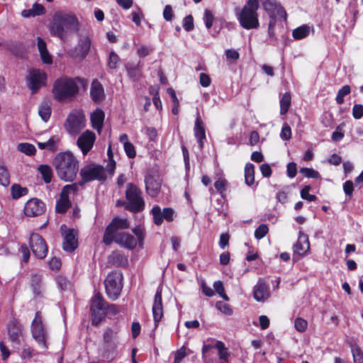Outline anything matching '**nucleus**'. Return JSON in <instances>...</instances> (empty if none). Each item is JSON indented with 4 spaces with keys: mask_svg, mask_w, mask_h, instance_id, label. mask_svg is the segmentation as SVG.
<instances>
[{
    "mask_svg": "<svg viewBox=\"0 0 363 363\" xmlns=\"http://www.w3.org/2000/svg\"><path fill=\"white\" fill-rule=\"evenodd\" d=\"M116 167V162L112 159L108 162L106 167L100 164L89 162L79 169L80 182H105L108 179H111L114 174Z\"/></svg>",
    "mask_w": 363,
    "mask_h": 363,
    "instance_id": "obj_1",
    "label": "nucleus"
},
{
    "mask_svg": "<svg viewBox=\"0 0 363 363\" xmlns=\"http://www.w3.org/2000/svg\"><path fill=\"white\" fill-rule=\"evenodd\" d=\"M55 170L59 178L64 182H74L79 169V160L70 152L58 153L55 160Z\"/></svg>",
    "mask_w": 363,
    "mask_h": 363,
    "instance_id": "obj_2",
    "label": "nucleus"
},
{
    "mask_svg": "<svg viewBox=\"0 0 363 363\" xmlns=\"http://www.w3.org/2000/svg\"><path fill=\"white\" fill-rule=\"evenodd\" d=\"M79 21L72 13L56 12L53 16L50 31L52 35L63 39L66 33L77 30Z\"/></svg>",
    "mask_w": 363,
    "mask_h": 363,
    "instance_id": "obj_3",
    "label": "nucleus"
},
{
    "mask_svg": "<svg viewBox=\"0 0 363 363\" xmlns=\"http://www.w3.org/2000/svg\"><path fill=\"white\" fill-rule=\"evenodd\" d=\"M79 77L75 79L62 77L57 79L52 86V93L54 99L64 101L74 97L79 92V86L76 81H80Z\"/></svg>",
    "mask_w": 363,
    "mask_h": 363,
    "instance_id": "obj_4",
    "label": "nucleus"
},
{
    "mask_svg": "<svg viewBox=\"0 0 363 363\" xmlns=\"http://www.w3.org/2000/svg\"><path fill=\"white\" fill-rule=\"evenodd\" d=\"M259 4L258 0H247L246 4L238 14V20L242 28L246 30L257 29L259 27L257 11Z\"/></svg>",
    "mask_w": 363,
    "mask_h": 363,
    "instance_id": "obj_5",
    "label": "nucleus"
},
{
    "mask_svg": "<svg viewBox=\"0 0 363 363\" xmlns=\"http://www.w3.org/2000/svg\"><path fill=\"white\" fill-rule=\"evenodd\" d=\"M132 232L136 238L128 233L120 231L113 237V242L128 250L135 249L138 243L143 247L145 236L144 228L138 225L132 229Z\"/></svg>",
    "mask_w": 363,
    "mask_h": 363,
    "instance_id": "obj_6",
    "label": "nucleus"
},
{
    "mask_svg": "<svg viewBox=\"0 0 363 363\" xmlns=\"http://www.w3.org/2000/svg\"><path fill=\"white\" fill-rule=\"evenodd\" d=\"M105 291L111 301H116L121 294L123 287V275L121 271L109 272L104 280Z\"/></svg>",
    "mask_w": 363,
    "mask_h": 363,
    "instance_id": "obj_7",
    "label": "nucleus"
},
{
    "mask_svg": "<svg viewBox=\"0 0 363 363\" xmlns=\"http://www.w3.org/2000/svg\"><path fill=\"white\" fill-rule=\"evenodd\" d=\"M125 210L137 213L145 209V203L142 196V191L133 183H128L125 189Z\"/></svg>",
    "mask_w": 363,
    "mask_h": 363,
    "instance_id": "obj_8",
    "label": "nucleus"
},
{
    "mask_svg": "<svg viewBox=\"0 0 363 363\" xmlns=\"http://www.w3.org/2000/svg\"><path fill=\"white\" fill-rule=\"evenodd\" d=\"M30 330L32 337L38 344L39 347L44 350H47L48 349V335L40 311L35 313V317L31 323Z\"/></svg>",
    "mask_w": 363,
    "mask_h": 363,
    "instance_id": "obj_9",
    "label": "nucleus"
},
{
    "mask_svg": "<svg viewBox=\"0 0 363 363\" xmlns=\"http://www.w3.org/2000/svg\"><path fill=\"white\" fill-rule=\"evenodd\" d=\"M107 301L100 292L94 294L91 299L90 312L91 324L98 325L106 317Z\"/></svg>",
    "mask_w": 363,
    "mask_h": 363,
    "instance_id": "obj_10",
    "label": "nucleus"
},
{
    "mask_svg": "<svg viewBox=\"0 0 363 363\" xmlns=\"http://www.w3.org/2000/svg\"><path fill=\"white\" fill-rule=\"evenodd\" d=\"M117 332L111 328H107L103 334L102 357L113 359L117 354Z\"/></svg>",
    "mask_w": 363,
    "mask_h": 363,
    "instance_id": "obj_11",
    "label": "nucleus"
},
{
    "mask_svg": "<svg viewBox=\"0 0 363 363\" xmlns=\"http://www.w3.org/2000/svg\"><path fill=\"white\" fill-rule=\"evenodd\" d=\"M86 126V117L82 111L75 110L68 115L65 128L67 132L72 136H76Z\"/></svg>",
    "mask_w": 363,
    "mask_h": 363,
    "instance_id": "obj_12",
    "label": "nucleus"
},
{
    "mask_svg": "<svg viewBox=\"0 0 363 363\" xmlns=\"http://www.w3.org/2000/svg\"><path fill=\"white\" fill-rule=\"evenodd\" d=\"M130 228V222L127 218L114 217L106 226L104 235L103 242L106 245H110L113 242V237L119 233L120 230H126Z\"/></svg>",
    "mask_w": 363,
    "mask_h": 363,
    "instance_id": "obj_13",
    "label": "nucleus"
},
{
    "mask_svg": "<svg viewBox=\"0 0 363 363\" xmlns=\"http://www.w3.org/2000/svg\"><path fill=\"white\" fill-rule=\"evenodd\" d=\"M47 74L39 69H32L29 71V77L27 80V86L32 94H36L39 89L46 85Z\"/></svg>",
    "mask_w": 363,
    "mask_h": 363,
    "instance_id": "obj_14",
    "label": "nucleus"
},
{
    "mask_svg": "<svg viewBox=\"0 0 363 363\" xmlns=\"http://www.w3.org/2000/svg\"><path fill=\"white\" fill-rule=\"evenodd\" d=\"M260 1L269 19H277V16H279L284 21L287 20V13L280 3L276 0H260Z\"/></svg>",
    "mask_w": 363,
    "mask_h": 363,
    "instance_id": "obj_15",
    "label": "nucleus"
},
{
    "mask_svg": "<svg viewBox=\"0 0 363 363\" xmlns=\"http://www.w3.org/2000/svg\"><path fill=\"white\" fill-rule=\"evenodd\" d=\"M30 247L33 255L38 259H44L48 254L45 240L38 233H31L29 241Z\"/></svg>",
    "mask_w": 363,
    "mask_h": 363,
    "instance_id": "obj_16",
    "label": "nucleus"
},
{
    "mask_svg": "<svg viewBox=\"0 0 363 363\" xmlns=\"http://www.w3.org/2000/svg\"><path fill=\"white\" fill-rule=\"evenodd\" d=\"M46 205L38 198H32L26 201L24 206L23 213L27 217H38L45 214Z\"/></svg>",
    "mask_w": 363,
    "mask_h": 363,
    "instance_id": "obj_17",
    "label": "nucleus"
},
{
    "mask_svg": "<svg viewBox=\"0 0 363 363\" xmlns=\"http://www.w3.org/2000/svg\"><path fill=\"white\" fill-rule=\"evenodd\" d=\"M153 222L156 225H160L165 220L167 222H172L174 219V211L173 208L168 207L161 210L160 206L155 205L151 209Z\"/></svg>",
    "mask_w": 363,
    "mask_h": 363,
    "instance_id": "obj_18",
    "label": "nucleus"
},
{
    "mask_svg": "<svg viewBox=\"0 0 363 363\" xmlns=\"http://www.w3.org/2000/svg\"><path fill=\"white\" fill-rule=\"evenodd\" d=\"M96 140L95 133L89 130L84 131L77 139V145L84 155L91 150Z\"/></svg>",
    "mask_w": 363,
    "mask_h": 363,
    "instance_id": "obj_19",
    "label": "nucleus"
},
{
    "mask_svg": "<svg viewBox=\"0 0 363 363\" xmlns=\"http://www.w3.org/2000/svg\"><path fill=\"white\" fill-rule=\"evenodd\" d=\"M293 255L304 257L310 252V242L307 235L299 232L296 242L293 246Z\"/></svg>",
    "mask_w": 363,
    "mask_h": 363,
    "instance_id": "obj_20",
    "label": "nucleus"
},
{
    "mask_svg": "<svg viewBox=\"0 0 363 363\" xmlns=\"http://www.w3.org/2000/svg\"><path fill=\"white\" fill-rule=\"evenodd\" d=\"M8 334L11 342L16 345H21L23 337V327L15 318L10 321L8 325Z\"/></svg>",
    "mask_w": 363,
    "mask_h": 363,
    "instance_id": "obj_21",
    "label": "nucleus"
},
{
    "mask_svg": "<svg viewBox=\"0 0 363 363\" xmlns=\"http://www.w3.org/2000/svg\"><path fill=\"white\" fill-rule=\"evenodd\" d=\"M78 247L77 233L73 228H69L64 235L62 249L68 252H74Z\"/></svg>",
    "mask_w": 363,
    "mask_h": 363,
    "instance_id": "obj_22",
    "label": "nucleus"
},
{
    "mask_svg": "<svg viewBox=\"0 0 363 363\" xmlns=\"http://www.w3.org/2000/svg\"><path fill=\"white\" fill-rule=\"evenodd\" d=\"M152 314L155 327L158 326L160 321L163 317V304L162 297V289L158 288L154 298L152 306Z\"/></svg>",
    "mask_w": 363,
    "mask_h": 363,
    "instance_id": "obj_23",
    "label": "nucleus"
},
{
    "mask_svg": "<svg viewBox=\"0 0 363 363\" xmlns=\"http://www.w3.org/2000/svg\"><path fill=\"white\" fill-rule=\"evenodd\" d=\"M91 45V39L87 35H80L74 48L75 56L82 59L85 58L90 51Z\"/></svg>",
    "mask_w": 363,
    "mask_h": 363,
    "instance_id": "obj_24",
    "label": "nucleus"
},
{
    "mask_svg": "<svg viewBox=\"0 0 363 363\" xmlns=\"http://www.w3.org/2000/svg\"><path fill=\"white\" fill-rule=\"evenodd\" d=\"M253 296L256 301H264L269 298L270 291L266 281L259 279L254 287Z\"/></svg>",
    "mask_w": 363,
    "mask_h": 363,
    "instance_id": "obj_25",
    "label": "nucleus"
},
{
    "mask_svg": "<svg viewBox=\"0 0 363 363\" xmlns=\"http://www.w3.org/2000/svg\"><path fill=\"white\" fill-rule=\"evenodd\" d=\"M194 133L197 140L199 148L202 149L203 147V141L206 140V131L203 122L201 118L199 111H197V116L195 121Z\"/></svg>",
    "mask_w": 363,
    "mask_h": 363,
    "instance_id": "obj_26",
    "label": "nucleus"
},
{
    "mask_svg": "<svg viewBox=\"0 0 363 363\" xmlns=\"http://www.w3.org/2000/svg\"><path fill=\"white\" fill-rule=\"evenodd\" d=\"M105 118V113L104 111L99 108H96L90 116V121L91 127L96 130L98 133H101Z\"/></svg>",
    "mask_w": 363,
    "mask_h": 363,
    "instance_id": "obj_27",
    "label": "nucleus"
},
{
    "mask_svg": "<svg viewBox=\"0 0 363 363\" xmlns=\"http://www.w3.org/2000/svg\"><path fill=\"white\" fill-rule=\"evenodd\" d=\"M90 96L92 101L95 103H99L104 98L105 94L103 85L98 79H94L91 82Z\"/></svg>",
    "mask_w": 363,
    "mask_h": 363,
    "instance_id": "obj_28",
    "label": "nucleus"
},
{
    "mask_svg": "<svg viewBox=\"0 0 363 363\" xmlns=\"http://www.w3.org/2000/svg\"><path fill=\"white\" fill-rule=\"evenodd\" d=\"M108 262L118 267H126L128 265V257L120 251H113L108 257Z\"/></svg>",
    "mask_w": 363,
    "mask_h": 363,
    "instance_id": "obj_29",
    "label": "nucleus"
},
{
    "mask_svg": "<svg viewBox=\"0 0 363 363\" xmlns=\"http://www.w3.org/2000/svg\"><path fill=\"white\" fill-rule=\"evenodd\" d=\"M128 76L133 81H138L142 76V65L139 62L136 65L127 63L125 65Z\"/></svg>",
    "mask_w": 363,
    "mask_h": 363,
    "instance_id": "obj_30",
    "label": "nucleus"
},
{
    "mask_svg": "<svg viewBox=\"0 0 363 363\" xmlns=\"http://www.w3.org/2000/svg\"><path fill=\"white\" fill-rule=\"evenodd\" d=\"M30 286L35 296H40L43 291V278L39 274H33L30 277Z\"/></svg>",
    "mask_w": 363,
    "mask_h": 363,
    "instance_id": "obj_31",
    "label": "nucleus"
},
{
    "mask_svg": "<svg viewBox=\"0 0 363 363\" xmlns=\"http://www.w3.org/2000/svg\"><path fill=\"white\" fill-rule=\"evenodd\" d=\"M52 113L50 103L44 101L41 103L38 108V114L44 122H48Z\"/></svg>",
    "mask_w": 363,
    "mask_h": 363,
    "instance_id": "obj_32",
    "label": "nucleus"
},
{
    "mask_svg": "<svg viewBox=\"0 0 363 363\" xmlns=\"http://www.w3.org/2000/svg\"><path fill=\"white\" fill-rule=\"evenodd\" d=\"M38 172L41 175L43 182H51L53 172L52 169L48 164H40L38 167Z\"/></svg>",
    "mask_w": 363,
    "mask_h": 363,
    "instance_id": "obj_33",
    "label": "nucleus"
},
{
    "mask_svg": "<svg viewBox=\"0 0 363 363\" xmlns=\"http://www.w3.org/2000/svg\"><path fill=\"white\" fill-rule=\"evenodd\" d=\"M280 104V114L285 115L291 106V96L289 92H286L283 94L279 101Z\"/></svg>",
    "mask_w": 363,
    "mask_h": 363,
    "instance_id": "obj_34",
    "label": "nucleus"
},
{
    "mask_svg": "<svg viewBox=\"0 0 363 363\" xmlns=\"http://www.w3.org/2000/svg\"><path fill=\"white\" fill-rule=\"evenodd\" d=\"M77 184H79L80 186H83L85 183H73L72 184L65 185L62 189L60 199L64 200H69V194L70 193L75 194L77 191Z\"/></svg>",
    "mask_w": 363,
    "mask_h": 363,
    "instance_id": "obj_35",
    "label": "nucleus"
},
{
    "mask_svg": "<svg viewBox=\"0 0 363 363\" xmlns=\"http://www.w3.org/2000/svg\"><path fill=\"white\" fill-rule=\"evenodd\" d=\"M8 49L13 55L17 57H23L26 52L25 46L21 42H15L8 45Z\"/></svg>",
    "mask_w": 363,
    "mask_h": 363,
    "instance_id": "obj_36",
    "label": "nucleus"
},
{
    "mask_svg": "<svg viewBox=\"0 0 363 363\" xmlns=\"http://www.w3.org/2000/svg\"><path fill=\"white\" fill-rule=\"evenodd\" d=\"M11 196L14 199H18L20 197L25 196L28 194V190L26 187H22L18 184H14L11 188Z\"/></svg>",
    "mask_w": 363,
    "mask_h": 363,
    "instance_id": "obj_37",
    "label": "nucleus"
},
{
    "mask_svg": "<svg viewBox=\"0 0 363 363\" xmlns=\"http://www.w3.org/2000/svg\"><path fill=\"white\" fill-rule=\"evenodd\" d=\"M309 33V27L303 25L295 28L292 32V36L296 40H301L306 38Z\"/></svg>",
    "mask_w": 363,
    "mask_h": 363,
    "instance_id": "obj_38",
    "label": "nucleus"
},
{
    "mask_svg": "<svg viewBox=\"0 0 363 363\" xmlns=\"http://www.w3.org/2000/svg\"><path fill=\"white\" fill-rule=\"evenodd\" d=\"M17 149L18 151L28 156L34 155L36 152V149L35 146L28 143H19L18 145Z\"/></svg>",
    "mask_w": 363,
    "mask_h": 363,
    "instance_id": "obj_39",
    "label": "nucleus"
},
{
    "mask_svg": "<svg viewBox=\"0 0 363 363\" xmlns=\"http://www.w3.org/2000/svg\"><path fill=\"white\" fill-rule=\"evenodd\" d=\"M145 189L147 194L155 198L158 196L160 191L161 183H145Z\"/></svg>",
    "mask_w": 363,
    "mask_h": 363,
    "instance_id": "obj_40",
    "label": "nucleus"
},
{
    "mask_svg": "<svg viewBox=\"0 0 363 363\" xmlns=\"http://www.w3.org/2000/svg\"><path fill=\"white\" fill-rule=\"evenodd\" d=\"M215 347L218 350V356L220 360L227 361L230 354L228 349L225 347V344L221 341H217Z\"/></svg>",
    "mask_w": 363,
    "mask_h": 363,
    "instance_id": "obj_41",
    "label": "nucleus"
},
{
    "mask_svg": "<svg viewBox=\"0 0 363 363\" xmlns=\"http://www.w3.org/2000/svg\"><path fill=\"white\" fill-rule=\"evenodd\" d=\"M351 92V88L349 85H345L337 91L335 101L337 104H342L344 103V98Z\"/></svg>",
    "mask_w": 363,
    "mask_h": 363,
    "instance_id": "obj_42",
    "label": "nucleus"
},
{
    "mask_svg": "<svg viewBox=\"0 0 363 363\" xmlns=\"http://www.w3.org/2000/svg\"><path fill=\"white\" fill-rule=\"evenodd\" d=\"M70 206L71 202L69 200L59 199L56 203L55 211L57 213H65Z\"/></svg>",
    "mask_w": 363,
    "mask_h": 363,
    "instance_id": "obj_43",
    "label": "nucleus"
},
{
    "mask_svg": "<svg viewBox=\"0 0 363 363\" xmlns=\"http://www.w3.org/2000/svg\"><path fill=\"white\" fill-rule=\"evenodd\" d=\"M245 182H255V166L250 162L245 167Z\"/></svg>",
    "mask_w": 363,
    "mask_h": 363,
    "instance_id": "obj_44",
    "label": "nucleus"
},
{
    "mask_svg": "<svg viewBox=\"0 0 363 363\" xmlns=\"http://www.w3.org/2000/svg\"><path fill=\"white\" fill-rule=\"evenodd\" d=\"M300 173L305 177L308 179H319L320 174L318 171L308 167H302L300 169Z\"/></svg>",
    "mask_w": 363,
    "mask_h": 363,
    "instance_id": "obj_45",
    "label": "nucleus"
},
{
    "mask_svg": "<svg viewBox=\"0 0 363 363\" xmlns=\"http://www.w3.org/2000/svg\"><path fill=\"white\" fill-rule=\"evenodd\" d=\"M120 61L118 55L113 51L109 53V57L107 61V66L109 69H116L118 67V63Z\"/></svg>",
    "mask_w": 363,
    "mask_h": 363,
    "instance_id": "obj_46",
    "label": "nucleus"
},
{
    "mask_svg": "<svg viewBox=\"0 0 363 363\" xmlns=\"http://www.w3.org/2000/svg\"><path fill=\"white\" fill-rule=\"evenodd\" d=\"M216 307L218 310L226 315H231L233 313V308L230 307V306L223 301H217L216 303Z\"/></svg>",
    "mask_w": 363,
    "mask_h": 363,
    "instance_id": "obj_47",
    "label": "nucleus"
},
{
    "mask_svg": "<svg viewBox=\"0 0 363 363\" xmlns=\"http://www.w3.org/2000/svg\"><path fill=\"white\" fill-rule=\"evenodd\" d=\"M154 51V48L151 45H142L136 51L137 55L140 57H145Z\"/></svg>",
    "mask_w": 363,
    "mask_h": 363,
    "instance_id": "obj_48",
    "label": "nucleus"
},
{
    "mask_svg": "<svg viewBox=\"0 0 363 363\" xmlns=\"http://www.w3.org/2000/svg\"><path fill=\"white\" fill-rule=\"evenodd\" d=\"M294 327L299 333H304L308 328V322L302 318H296L294 320Z\"/></svg>",
    "mask_w": 363,
    "mask_h": 363,
    "instance_id": "obj_49",
    "label": "nucleus"
},
{
    "mask_svg": "<svg viewBox=\"0 0 363 363\" xmlns=\"http://www.w3.org/2000/svg\"><path fill=\"white\" fill-rule=\"evenodd\" d=\"M269 232V228L266 224H260L255 231V237L257 240L262 239Z\"/></svg>",
    "mask_w": 363,
    "mask_h": 363,
    "instance_id": "obj_50",
    "label": "nucleus"
},
{
    "mask_svg": "<svg viewBox=\"0 0 363 363\" xmlns=\"http://www.w3.org/2000/svg\"><path fill=\"white\" fill-rule=\"evenodd\" d=\"M311 190L310 186H305L301 190V197L306 200L308 201H314L317 199V196L313 194H310L309 191Z\"/></svg>",
    "mask_w": 363,
    "mask_h": 363,
    "instance_id": "obj_51",
    "label": "nucleus"
},
{
    "mask_svg": "<svg viewBox=\"0 0 363 363\" xmlns=\"http://www.w3.org/2000/svg\"><path fill=\"white\" fill-rule=\"evenodd\" d=\"M213 20H214V16H213V12L208 9H205L203 21H204L205 26L208 29H210L213 26Z\"/></svg>",
    "mask_w": 363,
    "mask_h": 363,
    "instance_id": "obj_52",
    "label": "nucleus"
},
{
    "mask_svg": "<svg viewBox=\"0 0 363 363\" xmlns=\"http://www.w3.org/2000/svg\"><path fill=\"white\" fill-rule=\"evenodd\" d=\"M124 150L128 158L133 159L136 156V152L134 145L129 141L124 142Z\"/></svg>",
    "mask_w": 363,
    "mask_h": 363,
    "instance_id": "obj_53",
    "label": "nucleus"
},
{
    "mask_svg": "<svg viewBox=\"0 0 363 363\" xmlns=\"http://www.w3.org/2000/svg\"><path fill=\"white\" fill-rule=\"evenodd\" d=\"M352 353L354 363H363V352L359 347H353Z\"/></svg>",
    "mask_w": 363,
    "mask_h": 363,
    "instance_id": "obj_54",
    "label": "nucleus"
},
{
    "mask_svg": "<svg viewBox=\"0 0 363 363\" xmlns=\"http://www.w3.org/2000/svg\"><path fill=\"white\" fill-rule=\"evenodd\" d=\"M55 281L58 287L60 288L62 291L67 290L70 284L69 280L65 277L62 275L57 276L55 279Z\"/></svg>",
    "mask_w": 363,
    "mask_h": 363,
    "instance_id": "obj_55",
    "label": "nucleus"
},
{
    "mask_svg": "<svg viewBox=\"0 0 363 363\" xmlns=\"http://www.w3.org/2000/svg\"><path fill=\"white\" fill-rule=\"evenodd\" d=\"M183 27L186 31H191L194 29V18L191 15H188L184 18Z\"/></svg>",
    "mask_w": 363,
    "mask_h": 363,
    "instance_id": "obj_56",
    "label": "nucleus"
},
{
    "mask_svg": "<svg viewBox=\"0 0 363 363\" xmlns=\"http://www.w3.org/2000/svg\"><path fill=\"white\" fill-rule=\"evenodd\" d=\"M280 137L281 138L282 140H289L291 139V129L288 124L285 123L283 125V127L281 128V133H280Z\"/></svg>",
    "mask_w": 363,
    "mask_h": 363,
    "instance_id": "obj_57",
    "label": "nucleus"
},
{
    "mask_svg": "<svg viewBox=\"0 0 363 363\" xmlns=\"http://www.w3.org/2000/svg\"><path fill=\"white\" fill-rule=\"evenodd\" d=\"M121 311V306L113 303H108L107 302V306L106 307V315L108 314L110 315H116Z\"/></svg>",
    "mask_w": 363,
    "mask_h": 363,
    "instance_id": "obj_58",
    "label": "nucleus"
},
{
    "mask_svg": "<svg viewBox=\"0 0 363 363\" xmlns=\"http://www.w3.org/2000/svg\"><path fill=\"white\" fill-rule=\"evenodd\" d=\"M352 116L354 119H360L363 117V105L354 104L352 108Z\"/></svg>",
    "mask_w": 363,
    "mask_h": 363,
    "instance_id": "obj_59",
    "label": "nucleus"
},
{
    "mask_svg": "<svg viewBox=\"0 0 363 363\" xmlns=\"http://www.w3.org/2000/svg\"><path fill=\"white\" fill-rule=\"evenodd\" d=\"M345 136L341 125H338L332 134V140L335 142L340 141Z\"/></svg>",
    "mask_w": 363,
    "mask_h": 363,
    "instance_id": "obj_60",
    "label": "nucleus"
},
{
    "mask_svg": "<svg viewBox=\"0 0 363 363\" xmlns=\"http://www.w3.org/2000/svg\"><path fill=\"white\" fill-rule=\"evenodd\" d=\"M186 349L183 346L176 352L174 354V363H180L181 361L186 357Z\"/></svg>",
    "mask_w": 363,
    "mask_h": 363,
    "instance_id": "obj_61",
    "label": "nucleus"
},
{
    "mask_svg": "<svg viewBox=\"0 0 363 363\" xmlns=\"http://www.w3.org/2000/svg\"><path fill=\"white\" fill-rule=\"evenodd\" d=\"M163 17L167 21H171L174 17L172 7L170 5H166L163 10Z\"/></svg>",
    "mask_w": 363,
    "mask_h": 363,
    "instance_id": "obj_62",
    "label": "nucleus"
},
{
    "mask_svg": "<svg viewBox=\"0 0 363 363\" xmlns=\"http://www.w3.org/2000/svg\"><path fill=\"white\" fill-rule=\"evenodd\" d=\"M10 174L4 165H0V182H9Z\"/></svg>",
    "mask_w": 363,
    "mask_h": 363,
    "instance_id": "obj_63",
    "label": "nucleus"
},
{
    "mask_svg": "<svg viewBox=\"0 0 363 363\" xmlns=\"http://www.w3.org/2000/svg\"><path fill=\"white\" fill-rule=\"evenodd\" d=\"M38 354V352L36 351L35 349L31 347L25 348L22 351V357L23 358H31L34 356H36Z\"/></svg>",
    "mask_w": 363,
    "mask_h": 363,
    "instance_id": "obj_64",
    "label": "nucleus"
}]
</instances>
